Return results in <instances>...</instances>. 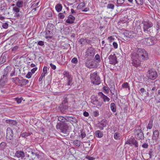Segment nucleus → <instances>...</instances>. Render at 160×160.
<instances>
[{
  "instance_id": "obj_41",
  "label": "nucleus",
  "mask_w": 160,
  "mask_h": 160,
  "mask_svg": "<svg viewBox=\"0 0 160 160\" xmlns=\"http://www.w3.org/2000/svg\"><path fill=\"white\" fill-rule=\"evenodd\" d=\"M8 76H5V75H3L1 76V77L0 79V80L3 82L5 81V82H7L8 81Z\"/></svg>"
},
{
  "instance_id": "obj_10",
  "label": "nucleus",
  "mask_w": 160,
  "mask_h": 160,
  "mask_svg": "<svg viewBox=\"0 0 160 160\" xmlns=\"http://www.w3.org/2000/svg\"><path fill=\"white\" fill-rule=\"evenodd\" d=\"M143 41L145 44L148 46H151L154 44L156 40L154 37H151L144 38Z\"/></svg>"
},
{
  "instance_id": "obj_19",
  "label": "nucleus",
  "mask_w": 160,
  "mask_h": 160,
  "mask_svg": "<svg viewBox=\"0 0 160 160\" xmlns=\"http://www.w3.org/2000/svg\"><path fill=\"white\" fill-rule=\"evenodd\" d=\"M75 20V18L71 15H69L68 17V18L67 19L66 22L69 24H72L74 23Z\"/></svg>"
},
{
  "instance_id": "obj_54",
  "label": "nucleus",
  "mask_w": 160,
  "mask_h": 160,
  "mask_svg": "<svg viewBox=\"0 0 160 160\" xmlns=\"http://www.w3.org/2000/svg\"><path fill=\"white\" fill-rule=\"evenodd\" d=\"M13 10L17 13H18L20 11V9L18 7H14L13 8Z\"/></svg>"
},
{
  "instance_id": "obj_23",
  "label": "nucleus",
  "mask_w": 160,
  "mask_h": 160,
  "mask_svg": "<svg viewBox=\"0 0 160 160\" xmlns=\"http://www.w3.org/2000/svg\"><path fill=\"white\" fill-rule=\"evenodd\" d=\"M60 109L62 112L64 113L65 111L68 109V104H61L60 105Z\"/></svg>"
},
{
  "instance_id": "obj_34",
  "label": "nucleus",
  "mask_w": 160,
  "mask_h": 160,
  "mask_svg": "<svg viewBox=\"0 0 160 160\" xmlns=\"http://www.w3.org/2000/svg\"><path fill=\"white\" fill-rule=\"evenodd\" d=\"M96 136L98 138H102L103 136L102 133L99 130H97L95 132Z\"/></svg>"
},
{
  "instance_id": "obj_31",
  "label": "nucleus",
  "mask_w": 160,
  "mask_h": 160,
  "mask_svg": "<svg viewBox=\"0 0 160 160\" xmlns=\"http://www.w3.org/2000/svg\"><path fill=\"white\" fill-rule=\"evenodd\" d=\"M32 133L31 132H23L20 134V137L26 138L27 137L29 136Z\"/></svg>"
},
{
  "instance_id": "obj_26",
  "label": "nucleus",
  "mask_w": 160,
  "mask_h": 160,
  "mask_svg": "<svg viewBox=\"0 0 160 160\" xmlns=\"http://www.w3.org/2000/svg\"><path fill=\"white\" fill-rule=\"evenodd\" d=\"M12 68L10 66L7 67L4 69L3 75L8 76V73L9 72H10Z\"/></svg>"
},
{
  "instance_id": "obj_32",
  "label": "nucleus",
  "mask_w": 160,
  "mask_h": 160,
  "mask_svg": "<svg viewBox=\"0 0 160 160\" xmlns=\"http://www.w3.org/2000/svg\"><path fill=\"white\" fill-rule=\"evenodd\" d=\"M55 8L58 12H59L61 11L62 9V5L60 3H58L56 6Z\"/></svg>"
},
{
  "instance_id": "obj_6",
  "label": "nucleus",
  "mask_w": 160,
  "mask_h": 160,
  "mask_svg": "<svg viewBox=\"0 0 160 160\" xmlns=\"http://www.w3.org/2000/svg\"><path fill=\"white\" fill-rule=\"evenodd\" d=\"M90 78L92 82L95 84L99 85L101 83L100 77L97 75V72H95L91 74Z\"/></svg>"
},
{
  "instance_id": "obj_64",
  "label": "nucleus",
  "mask_w": 160,
  "mask_h": 160,
  "mask_svg": "<svg viewBox=\"0 0 160 160\" xmlns=\"http://www.w3.org/2000/svg\"><path fill=\"white\" fill-rule=\"evenodd\" d=\"M63 74L64 75V77L66 78H67V77H68V76H69L70 75L68 72L66 71L64 72L63 73Z\"/></svg>"
},
{
  "instance_id": "obj_29",
  "label": "nucleus",
  "mask_w": 160,
  "mask_h": 160,
  "mask_svg": "<svg viewBox=\"0 0 160 160\" xmlns=\"http://www.w3.org/2000/svg\"><path fill=\"white\" fill-rule=\"evenodd\" d=\"M67 80L68 81L67 85L68 86H71L72 84V78L71 75H69L67 78Z\"/></svg>"
},
{
  "instance_id": "obj_12",
  "label": "nucleus",
  "mask_w": 160,
  "mask_h": 160,
  "mask_svg": "<svg viewBox=\"0 0 160 160\" xmlns=\"http://www.w3.org/2000/svg\"><path fill=\"white\" fill-rule=\"evenodd\" d=\"M135 133L137 134L138 138L139 140H142L144 139V134L141 129H136L135 131Z\"/></svg>"
},
{
  "instance_id": "obj_47",
  "label": "nucleus",
  "mask_w": 160,
  "mask_h": 160,
  "mask_svg": "<svg viewBox=\"0 0 160 160\" xmlns=\"http://www.w3.org/2000/svg\"><path fill=\"white\" fill-rule=\"evenodd\" d=\"M85 3L83 2L80 3L78 6L77 8L78 9H80L85 7Z\"/></svg>"
},
{
  "instance_id": "obj_25",
  "label": "nucleus",
  "mask_w": 160,
  "mask_h": 160,
  "mask_svg": "<svg viewBox=\"0 0 160 160\" xmlns=\"http://www.w3.org/2000/svg\"><path fill=\"white\" fill-rule=\"evenodd\" d=\"M157 89L158 87H156L155 85H153L152 89L150 90H149V92L153 96H154V95L157 94L156 92Z\"/></svg>"
},
{
  "instance_id": "obj_38",
  "label": "nucleus",
  "mask_w": 160,
  "mask_h": 160,
  "mask_svg": "<svg viewBox=\"0 0 160 160\" xmlns=\"http://www.w3.org/2000/svg\"><path fill=\"white\" fill-rule=\"evenodd\" d=\"M66 116H65V117H63L62 116H60L58 118V121L62 122V123H64V122H66Z\"/></svg>"
},
{
  "instance_id": "obj_57",
  "label": "nucleus",
  "mask_w": 160,
  "mask_h": 160,
  "mask_svg": "<svg viewBox=\"0 0 160 160\" xmlns=\"http://www.w3.org/2000/svg\"><path fill=\"white\" fill-rule=\"evenodd\" d=\"M32 73L31 72H28L27 74L26 75V77L28 78H31Z\"/></svg>"
},
{
  "instance_id": "obj_1",
  "label": "nucleus",
  "mask_w": 160,
  "mask_h": 160,
  "mask_svg": "<svg viewBox=\"0 0 160 160\" xmlns=\"http://www.w3.org/2000/svg\"><path fill=\"white\" fill-rule=\"evenodd\" d=\"M6 138L7 141L11 147L14 146L17 144L18 140L13 137V132L10 128H7Z\"/></svg>"
},
{
  "instance_id": "obj_56",
  "label": "nucleus",
  "mask_w": 160,
  "mask_h": 160,
  "mask_svg": "<svg viewBox=\"0 0 160 160\" xmlns=\"http://www.w3.org/2000/svg\"><path fill=\"white\" fill-rule=\"evenodd\" d=\"M71 62L72 63L74 64L77 63L78 62L77 58H73L71 60Z\"/></svg>"
},
{
  "instance_id": "obj_36",
  "label": "nucleus",
  "mask_w": 160,
  "mask_h": 160,
  "mask_svg": "<svg viewBox=\"0 0 160 160\" xmlns=\"http://www.w3.org/2000/svg\"><path fill=\"white\" fill-rule=\"evenodd\" d=\"M7 82L0 80V88H5L7 87Z\"/></svg>"
},
{
  "instance_id": "obj_11",
  "label": "nucleus",
  "mask_w": 160,
  "mask_h": 160,
  "mask_svg": "<svg viewBox=\"0 0 160 160\" xmlns=\"http://www.w3.org/2000/svg\"><path fill=\"white\" fill-rule=\"evenodd\" d=\"M108 58L109 59V63L110 64L114 65L118 63L117 58L115 54H111L108 57Z\"/></svg>"
},
{
  "instance_id": "obj_27",
  "label": "nucleus",
  "mask_w": 160,
  "mask_h": 160,
  "mask_svg": "<svg viewBox=\"0 0 160 160\" xmlns=\"http://www.w3.org/2000/svg\"><path fill=\"white\" fill-rule=\"evenodd\" d=\"M55 27L52 23H48L47 25V30H52L54 31Z\"/></svg>"
},
{
  "instance_id": "obj_8",
  "label": "nucleus",
  "mask_w": 160,
  "mask_h": 160,
  "mask_svg": "<svg viewBox=\"0 0 160 160\" xmlns=\"http://www.w3.org/2000/svg\"><path fill=\"white\" fill-rule=\"evenodd\" d=\"M91 103L96 106L98 108L101 107L103 103L102 102L100 101L97 97L93 96L91 97Z\"/></svg>"
},
{
  "instance_id": "obj_43",
  "label": "nucleus",
  "mask_w": 160,
  "mask_h": 160,
  "mask_svg": "<svg viewBox=\"0 0 160 160\" xmlns=\"http://www.w3.org/2000/svg\"><path fill=\"white\" fill-rule=\"evenodd\" d=\"M6 57L4 56H2L0 58V64H2L6 61Z\"/></svg>"
},
{
  "instance_id": "obj_55",
  "label": "nucleus",
  "mask_w": 160,
  "mask_h": 160,
  "mask_svg": "<svg viewBox=\"0 0 160 160\" xmlns=\"http://www.w3.org/2000/svg\"><path fill=\"white\" fill-rule=\"evenodd\" d=\"M136 3L139 5H142L143 4V0H135Z\"/></svg>"
},
{
  "instance_id": "obj_59",
  "label": "nucleus",
  "mask_w": 160,
  "mask_h": 160,
  "mask_svg": "<svg viewBox=\"0 0 160 160\" xmlns=\"http://www.w3.org/2000/svg\"><path fill=\"white\" fill-rule=\"evenodd\" d=\"M147 91L149 92V90H150L152 89V87H153V85L150 84H148L147 85Z\"/></svg>"
},
{
  "instance_id": "obj_50",
  "label": "nucleus",
  "mask_w": 160,
  "mask_h": 160,
  "mask_svg": "<svg viewBox=\"0 0 160 160\" xmlns=\"http://www.w3.org/2000/svg\"><path fill=\"white\" fill-rule=\"evenodd\" d=\"M114 5L112 4H108L107 6V8L108 9L113 10L114 8Z\"/></svg>"
},
{
  "instance_id": "obj_5",
  "label": "nucleus",
  "mask_w": 160,
  "mask_h": 160,
  "mask_svg": "<svg viewBox=\"0 0 160 160\" xmlns=\"http://www.w3.org/2000/svg\"><path fill=\"white\" fill-rule=\"evenodd\" d=\"M143 31L146 34L148 33L149 35L152 31L151 29H149L153 26V24L151 22H144L143 23Z\"/></svg>"
},
{
  "instance_id": "obj_51",
  "label": "nucleus",
  "mask_w": 160,
  "mask_h": 160,
  "mask_svg": "<svg viewBox=\"0 0 160 160\" xmlns=\"http://www.w3.org/2000/svg\"><path fill=\"white\" fill-rule=\"evenodd\" d=\"M117 0V7H118L119 6H121L122 4L124 1V0Z\"/></svg>"
},
{
  "instance_id": "obj_30",
  "label": "nucleus",
  "mask_w": 160,
  "mask_h": 160,
  "mask_svg": "<svg viewBox=\"0 0 160 160\" xmlns=\"http://www.w3.org/2000/svg\"><path fill=\"white\" fill-rule=\"evenodd\" d=\"M110 107L111 111L113 112H116V106L114 103H112L110 104Z\"/></svg>"
},
{
  "instance_id": "obj_63",
  "label": "nucleus",
  "mask_w": 160,
  "mask_h": 160,
  "mask_svg": "<svg viewBox=\"0 0 160 160\" xmlns=\"http://www.w3.org/2000/svg\"><path fill=\"white\" fill-rule=\"evenodd\" d=\"M156 27L158 28L157 30H159V31H160V20L158 21L157 22Z\"/></svg>"
},
{
  "instance_id": "obj_9",
  "label": "nucleus",
  "mask_w": 160,
  "mask_h": 160,
  "mask_svg": "<svg viewBox=\"0 0 160 160\" xmlns=\"http://www.w3.org/2000/svg\"><path fill=\"white\" fill-rule=\"evenodd\" d=\"M157 76V72L155 70L150 69L147 72V77L150 79H155Z\"/></svg>"
},
{
  "instance_id": "obj_37",
  "label": "nucleus",
  "mask_w": 160,
  "mask_h": 160,
  "mask_svg": "<svg viewBox=\"0 0 160 160\" xmlns=\"http://www.w3.org/2000/svg\"><path fill=\"white\" fill-rule=\"evenodd\" d=\"M23 2L21 0H19L16 2V5L18 8L22 7L23 6Z\"/></svg>"
},
{
  "instance_id": "obj_7",
  "label": "nucleus",
  "mask_w": 160,
  "mask_h": 160,
  "mask_svg": "<svg viewBox=\"0 0 160 160\" xmlns=\"http://www.w3.org/2000/svg\"><path fill=\"white\" fill-rule=\"evenodd\" d=\"M131 58L132 59V64L133 66L137 67L140 66L141 62L139 59L136 56V52H134L131 54Z\"/></svg>"
},
{
  "instance_id": "obj_40",
  "label": "nucleus",
  "mask_w": 160,
  "mask_h": 160,
  "mask_svg": "<svg viewBox=\"0 0 160 160\" xmlns=\"http://www.w3.org/2000/svg\"><path fill=\"white\" fill-rule=\"evenodd\" d=\"M122 87L124 88H126V89L127 88H128V90H130V87L129 86L128 83V82H125L123 83L122 85Z\"/></svg>"
},
{
  "instance_id": "obj_49",
  "label": "nucleus",
  "mask_w": 160,
  "mask_h": 160,
  "mask_svg": "<svg viewBox=\"0 0 160 160\" xmlns=\"http://www.w3.org/2000/svg\"><path fill=\"white\" fill-rule=\"evenodd\" d=\"M58 18L60 19H62L64 18L65 17V15H64V13L62 12H59L58 15Z\"/></svg>"
},
{
  "instance_id": "obj_21",
  "label": "nucleus",
  "mask_w": 160,
  "mask_h": 160,
  "mask_svg": "<svg viewBox=\"0 0 160 160\" xmlns=\"http://www.w3.org/2000/svg\"><path fill=\"white\" fill-rule=\"evenodd\" d=\"M159 132L158 130H155L153 131V136L152 139L155 141H157L159 135Z\"/></svg>"
},
{
  "instance_id": "obj_52",
  "label": "nucleus",
  "mask_w": 160,
  "mask_h": 160,
  "mask_svg": "<svg viewBox=\"0 0 160 160\" xmlns=\"http://www.w3.org/2000/svg\"><path fill=\"white\" fill-rule=\"evenodd\" d=\"M120 133L116 132L114 133V138L116 139H119Z\"/></svg>"
},
{
  "instance_id": "obj_42",
  "label": "nucleus",
  "mask_w": 160,
  "mask_h": 160,
  "mask_svg": "<svg viewBox=\"0 0 160 160\" xmlns=\"http://www.w3.org/2000/svg\"><path fill=\"white\" fill-rule=\"evenodd\" d=\"M153 126V120L152 119L150 120L147 126V128L149 129H151Z\"/></svg>"
},
{
  "instance_id": "obj_17",
  "label": "nucleus",
  "mask_w": 160,
  "mask_h": 160,
  "mask_svg": "<svg viewBox=\"0 0 160 160\" xmlns=\"http://www.w3.org/2000/svg\"><path fill=\"white\" fill-rule=\"evenodd\" d=\"M133 32H134V34L135 37H136L137 35H141L142 33V32L140 27H135L133 29Z\"/></svg>"
},
{
  "instance_id": "obj_15",
  "label": "nucleus",
  "mask_w": 160,
  "mask_h": 160,
  "mask_svg": "<svg viewBox=\"0 0 160 160\" xmlns=\"http://www.w3.org/2000/svg\"><path fill=\"white\" fill-rule=\"evenodd\" d=\"M98 95L103 99V101L105 102H108L110 100V99L109 98L104 95L102 92H99L98 93Z\"/></svg>"
},
{
  "instance_id": "obj_61",
  "label": "nucleus",
  "mask_w": 160,
  "mask_h": 160,
  "mask_svg": "<svg viewBox=\"0 0 160 160\" xmlns=\"http://www.w3.org/2000/svg\"><path fill=\"white\" fill-rule=\"evenodd\" d=\"M44 45V42L42 41H38V45L40 46H42Z\"/></svg>"
},
{
  "instance_id": "obj_28",
  "label": "nucleus",
  "mask_w": 160,
  "mask_h": 160,
  "mask_svg": "<svg viewBox=\"0 0 160 160\" xmlns=\"http://www.w3.org/2000/svg\"><path fill=\"white\" fill-rule=\"evenodd\" d=\"M6 122L7 123L9 124L12 126L16 125L17 123V122L16 121L10 119L6 120Z\"/></svg>"
},
{
  "instance_id": "obj_53",
  "label": "nucleus",
  "mask_w": 160,
  "mask_h": 160,
  "mask_svg": "<svg viewBox=\"0 0 160 160\" xmlns=\"http://www.w3.org/2000/svg\"><path fill=\"white\" fill-rule=\"evenodd\" d=\"M68 98L67 97L64 98L63 100L62 101V104H68Z\"/></svg>"
},
{
  "instance_id": "obj_58",
  "label": "nucleus",
  "mask_w": 160,
  "mask_h": 160,
  "mask_svg": "<svg viewBox=\"0 0 160 160\" xmlns=\"http://www.w3.org/2000/svg\"><path fill=\"white\" fill-rule=\"evenodd\" d=\"M46 74V73H43V72H42V73L41 76H40V78H39V82H41L43 78L45 77Z\"/></svg>"
},
{
  "instance_id": "obj_33",
  "label": "nucleus",
  "mask_w": 160,
  "mask_h": 160,
  "mask_svg": "<svg viewBox=\"0 0 160 160\" xmlns=\"http://www.w3.org/2000/svg\"><path fill=\"white\" fill-rule=\"evenodd\" d=\"M101 126V129H103V128L105 127L107 125V121L105 119H103L100 124Z\"/></svg>"
},
{
  "instance_id": "obj_3",
  "label": "nucleus",
  "mask_w": 160,
  "mask_h": 160,
  "mask_svg": "<svg viewBox=\"0 0 160 160\" xmlns=\"http://www.w3.org/2000/svg\"><path fill=\"white\" fill-rule=\"evenodd\" d=\"M11 80L13 82L20 87L25 86L29 82L28 80L23 79L22 77H21L20 78L18 77L12 78Z\"/></svg>"
},
{
  "instance_id": "obj_16",
  "label": "nucleus",
  "mask_w": 160,
  "mask_h": 160,
  "mask_svg": "<svg viewBox=\"0 0 160 160\" xmlns=\"http://www.w3.org/2000/svg\"><path fill=\"white\" fill-rule=\"evenodd\" d=\"M95 51L93 48L90 47L87 49L86 53L88 56L93 57L95 54Z\"/></svg>"
},
{
  "instance_id": "obj_60",
  "label": "nucleus",
  "mask_w": 160,
  "mask_h": 160,
  "mask_svg": "<svg viewBox=\"0 0 160 160\" xmlns=\"http://www.w3.org/2000/svg\"><path fill=\"white\" fill-rule=\"evenodd\" d=\"M19 48V47L18 46H16L13 47L12 49V51L16 52L17 50Z\"/></svg>"
},
{
  "instance_id": "obj_4",
  "label": "nucleus",
  "mask_w": 160,
  "mask_h": 160,
  "mask_svg": "<svg viewBox=\"0 0 160 160\" xmlns=\"http://www.w3.org/2000/svg\"><path fill=\"white\" fill-rule=\"evenodd\" d=\"M56 127L57 129L60 130L61 132L64 134L68 133L69 132V127L66 123H58Z\"/></svg>"
},
{
  "instance_id": "obj_18",
  "label": "nucleus",
  "mask_w": 160,
  "mask_h": 160,
  "mask_svg": "<svg viewBox=\"0 0 160 160\" xmlns=\"http://www.w3.org/2000/svg\"><path fill=\"white\" fill-rule=\"evenodd\" d=\"M54 33V31H53L46 30L45 33L46 35L45 38L46 39H51L52 38V36L51 35H53Z\"/></svg>"
},
{
  "instance_id": "obj_14",
  "label": "nucleus",
  "mask_w": 160,
  "mask_h": 160,
  "mask_svg": "<svg viewBox=\"0 0 160 160\" xmlns=\"http://www.w3.org/2000/svg\"><path fill=\"white\" fill-rule=\"evenodd\" d=\"M66 122H69L71 123L72 122L74 123H77L78 120L74 116H66Z\"/></svg>"
},
{
  "instance_id": "obj_35",
  "label": "nucleus",
  "mask_w": 160,
  "mask_h": 160,
  "mask_svg": "<svg viewBox=\"0 0 160 160\" xmlns=\"http://www.w3.org/2000/svg\"><path fill=\"white\" fill-rule=\"evenodd\" d=\"M7 143L5 142H2L0 144V149L3 150L7 146Z\"/></svg>"
},
{
  "instance_id": "obj_46",
  "label": "nucleus",
  "mask_w": 160,
  "mask_h": 160,
  "mask_svg": "<svg viewBox=\"0 0 160 160\" xmlns=\"http://www.w3.org/2000/svg\"><path fill=\"white\" fill-rule=\"evenodd\" d=\"M73 143L75 146L79 147L80 145V141L78 140H74L73 142Z\"/></svg>"
},
{
  "instance_id": "obj_20",
  "label": "nucleus",
  "mask_w": 160,
  "mask_h": 160,
  "mask_svg": "<svg viewBox=\"0 0 160 160\" xmlns=\"http://www.w3.org/2000/svg\"><path fill=\"white\" fill-rule=\"evenodd\" d=\"M15 155L18 158H23L25 157L24 152L18 150L16 151Z\"/></svg>"
},
{
  "instance_id": "obj_45",
  "label": "nucleus",
  "mask_w": 160,
  "mask_h": 160,
  "mask_svg": "<svg viewBox=\"0 0 160 160\" xmlns=\"http://www.w3.org/2000/svg\"><path fill=\"white\" fill-rule=\"evenodd\" d=\"M45 16L47 17H51L52 16V11L51 10L47 11L45 13Z\"/></svg>"
},
{
  "instance_id": "obj_24",
  "label": "nucleus",
  "mask_w": 160,
  "mask_h": 160,
  "mask_svg": "<svg viewBox=\"0 0 160 160\" xmlns=\"http://www.w3.org/2000/svg\"><path fill=\"white\" fill-rule=\"evenodd\" d=\"M130 145L132 144L136 148L138 147V142L134 138H130Z\"/></svg>"
},
{
  "instance_id": "obj_44",
  "label": "nucleus",
  "mask_w": 160,
  "mask_h": 160,
  "mask_svg": "<svg viewBox=\"0 0 160 160\" xmlns=\"http://www.w3.org/2000/svg\"><path fill=\"white\" fill-rule=\"evenodd\" d=\"M94 59L97 63H99L101 61L100 56L98 54H97L95 55Z\"/></svg>"
},
{
  "instance_id": "obj_13",
  "label": "nucleus",
  "mask_w": 160,
  "mask_h": 160,
  "mask_svg": "<svg viewBox=\"0 0 160 160\" xmlns=\"http://www.w3.org/2000/svg\"><path fill=\"white\" fill-rule=\"evenodd\" d=\"M123 34L125 36L130 38H132L135 37L134 35L135 34H134V32L132 31L129 32L128 31H126L124 32Z\"/></svg>"
},
{
  "instance_id": "obj_2",
  "label": "nucleus",
  "mask_w": 160,
  "mask_h": 160,
  "mask_svg": "<svg viewBox=\"0 0 160 160\" xmlns=\"http://www.w3.org/2000/svg\"><path fill=\"white\" fill-rule=\"evenodd\" d=\"M136 54L137 57L140 60H147L148 59V54L144 49L138 48Z\"/></svg>"
},
{
  "instance_id": "obj_48",
  "label": "nucleus",
  "mask_w": 160,
  "mask_h": 160,
  "mask_svg": "<svg viewBox=\"0 0 160 160\" xmlns=\"http://www.w3.org/2000/svg\"><path fill=\"white\" fill-rule=\"evenodd\" d=\"M103 92L107 94L109 92V90L107 86H104L102 88Z\"/></svg>"
},
{
  "instance_id": "obj_39",
  "label": "nucleus",
  "mask_w": 160,
  "mask_h": 160,
  "mask_svg": "<svg viewBox=\"0 0 160 160\" xmlns=\"http://www.w3.org/2000/svg\"><path fill=\"white\" fill-rule=\"evenodd\" d=\"M85 65L87 68H93L94 64L92 62H91L89 63L87 62L85 63Z\"/></svg>"
},
{
  "instance_id": "obj_22",
  "label": "nucleus",
  "mask_w": 160,
  "mask_h": 160,
  "mask_svg": "<svg viewBox=\"0 0 160 160\" xmlns=\"http://www.w3.org/2000/svg\"><path fill=\"white\" fill-rule=\"evenodd\" d=\"M148 154L150 158L153 157L156 154V150L155 149L151 148L149 149Z\"/></svg>"
},
{
  "instance_id": "obj_62",
  "label": "nucleus",
  "mask_w": 160,
  "mask_h": 160,
  "mask_svg": "<svg viewBox=\"0 0 160 160\" xmlns=\"http://www.w3.org/2000/svg\"><path fill=\"white\" fill-rule=\"evenodd\" d=\"M2 27L4 28L7 29L8 28V24L7 22L4 23H3Z\"/></svg>"
}]
</instances>
